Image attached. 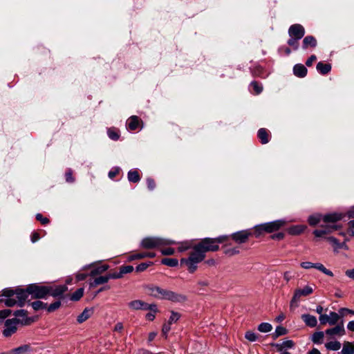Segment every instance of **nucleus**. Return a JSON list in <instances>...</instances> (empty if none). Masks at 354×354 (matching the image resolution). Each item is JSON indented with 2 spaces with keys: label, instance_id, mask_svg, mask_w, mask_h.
Here are the masks:
<instances>
[{
  "label": "nucleus",
  "instance_id": "obj_1",
  "mask_svg": "<svg viewBox=\"0 0 354 354\" xmlns=\"http://www.w3.org/2000/svg\"><path fill=\"white\" fill-rule=\"evenodd\" d=\"M145 290L149 295L158 299H167L174 302H183L187 299L185 295L175 293L159 286L150 285L146 286Z\"/></svg>",
  "mask_w": 354,
  "mask_h": 354
},
{
  "label": "nucleus",
  "instance_id": "obj_2",
  "mask_svg": "<svg viewBox=\"0 0 354 354\" xmlns=\"http://www.w3.org/2000/svg\"><path fill=\"white\" fill-rule=\"evenodd\" d=\"M193 250L189 253V258H183L180 259L181 264H185L190 273L194 272L197 269L196 264L203 261L205 258L201 250L195 244L193 245Z\"/></svg>",
  "mask_w": 354,
  "mask_h": 354
},
{
  "label": "nucleus",
  "instance_id": "obj_3",
  "mask_svg": "<svg viewBox=\"0 0 354 354\" xmlns=\"http://www.w3.org/2000/svg\"><path fill=\"white\" fill-rule=\"evenodd\" d=\"M229 239L228 236H220L217 238H205L201 239L196 245L205 254L208 252H216L219 250V243L227 241Z\"/></svg>",
  "mask_w": 354,
  "mask_h": 354
},
{
  "label": "nucleus",
  "instance_id": "obj_4",
  "mask_svg": "<svg viewBox=\"0 0 354 354\" xmlns=\"http://www.w3.org/2000/svg\"><path fill=\"white\" fill-rule=\"evenodd\" d=\"M286 225L285 220H276L272 222L257 225L254 227V234L256 237L260 236L263 233H272L279 230Z\"/></svg>",
  "mask_w": 354,
  "mask_h": 354
},
{
  "label": "nucleus",
  "instance_id": "obj_5",
  "mask_svg": "<svg viewBox=\"0 0 354 354\" xmlns=\"http://www.w3.org/2000/svg\"><path fill=\"white\" fill-rule=\"evenodd\" d=\"M175 243L174 241L170 239L160 237H146L142 240L140 245L142 248L149 250L162 245H173Z\"/></svg>",
  "mask_w": 354,
  "mask_h": 354
},
{
  "label": "nucleus",
  "instance_id": "obj_6",
  "mask_svg": "<svg viewBox=\"0 0 354 354\" xmlns=\"http://www.w3.org/2000/svg\"><path fill=\"white\" fill-rule=\"evenodd\" d=\"M314 291L312 286H306L303 288H297L294 291L293 296L290 302V308L294 310L297 307V303L300 300L301 297H307L311 295Z\"/></svg>",
  "mask_w": 354,
  "mask_h": 354
},
{
  "label": "nucleus",
  "instance_id": "obj_7",
  "mask_svg": "<svg viewBox=\"0 0 354 354\" xmlns=\"http://www.w3.org/2000/svg\"><path fill=\"white\" fill-rule=\"evenodd\" d=\"M28 291L31 296V299L44 298L49 293L48 286H39L35 283L28 285Z\"/></svg>",
  "mask_w": 354,
  "mask_h": 354
},
{
  "label": "nucleus",
  "instance_id": "obj_8",
  "mask_svg": "<svg viewBox=\"0 0 354 354\" xmlns=\"http://www.w3.org/2000/svg\"><path fill=\"white\" fill-rule=\"evenodd\" d=\"M128 306L130 309L133 310H149L150 311H153L154 313L158 312L157 306L156 304H148L147 303L140 299H136L129 302Z\"/></svg>",
  "mask_w": 354,
  "mask_h": 354
},
{
  "label": "nucleus",
  "instance_id": "obj_9",
  "mask_svg": "<svg viewBox=\"0 0 354 354\" xmlns=\"http://www.w3.org/2000/svg\"><path fill=\"white\" fill-rule=\"evenodd\" d=\"M341 228V225L335 223H324L321 225V229L315 230L313 234L317 237H322L326 234H330Z\"/></svg>",
  "mask_w": 354,
  "mask_h": 354
},
{
  "label": "nucleus",
  "instance_id": "obj_10",
  "mask_svg": "<svg viewBox=\"0 0 354 354\" xmlns=\"http://www.w3.org/2000/svg\"><path fill=\"white\" fill-rule=\"evenodd\" d=\"M20 320L17 318L8 319L5 322V328L3 330V335L9 337L16 333L17 330V324H19Z\"/></svg>",
  "mask_w": 354,
  "mask_h": 354
},
{
  "label": "nucleus",
  "instance_id": "obj_11",
  "mask_svg": "<svg viewBox=\"0 0 354 354\" xmlns=\"http://www.w3.org/2000/svg\"><path fill=\"white\" fill-rule=\"evenodd\" d=\"M251 235L249 230H241L232 234L230 238L236 243L242 244L246 243ZM228 237L230 238V236Z\"/></svg>",
  "mask_w": 354,
  "mask_h": 354
},
{
  "label": "nucleus",
  "instance_id": "obj_12",
  "mask_svg": "<svg viewBox=\"0 0 354 354\" xmlns=\"http://www.w3.org/2000/svg\"><path fill=\"white\" fill-rule=\"evenodd\" d=\"M340 318V316L335 312H330L329 315H321L319 316V322L322 325H325L327 323L330 325H335L338 323V321Z\"/></svg>",
  "mask_w": 354,
  "mask_h": 354
},
{
  "label": "nucleus",
  "instance_id": "obj_13",
  "mask_svg": "<svg viewBox=\"0 0 354 354\" xmlns=\"http://www.w3.org/2000/svg\"><path fill=\"white\" fill-rule=\"evenodd\" d=\"M288 35L290 37H295L300 39L305 35V29L301 24H295L290 26L288 29Z\"/></svg>",
  "mask_w": 354,
  "mask_h": 354
},
{
  "label": "nucleus",
  "instance_id": "obj_14",
  "mask_svg": "<svg viewBox=\"0 0 354 354\" xmlns=\"http://www.w3.org/2000/svg\"><path fill=\"white\" fill-rule=\"evenodd\" d=\"M301 266L304 269H309V268H316L318 270L322 272L325 274L333 277V273L330 270H328L324 267V266L322 263H313L309 261L302 262L301 263Z\"/></svg>",
  "mask_w": 354,
  "mask_h": 354
},
{
  "label": "nucleus",
  "instance_id": "obj_15",
  "mask_svg": "<svg viewBox=\"0 0 354 354\" xmlns=\"http://www.w3.org/2000/svg\"><path fill=\"white\" fill-rule=\"evenodd\" d=\"M15 295L17 298L18 306L23 307L30 295L28 291V286L25 289L17 288Z\"/></svg>",
  "mask_w": 354,
  "mask_h": 354
},
{
  "label": "nucleus",
  "instance_id": "obj_16",
  "mask_svg": "<svg viewBox=\"0 0 354 354\" xmlns=\"http://www.w3.org/2000/svg\"><path fill=\"white\" fill-rule=\"evenodd\" d=\"M325 333L330 337H333L335 336H343L345 334L343 322H341V323L333 328L327 329L325 331Z\"/></svg>",
  "mask_w": 354,
  "mask_h": 354
},
{
  "label": "nucleus",
  "instance_id": "obj_17",
  "mask_svg": "<svg viewBox=\"0 0 354 354\" xmlns=\"http://www.w3.org/2000/svg\"><path fill=\"white\" fill-rule=\"evenodd\" d=\"M326 239L332 245L335 252H338V250L340 249H344V250L348 249V247L346 243V242L347 241L346 239L342 243H340L337 240V239H336L333 236H328V237H326Z\"/></svg>",
  "mask_w": 354,
  "mask_h": 354
},
{
  "label": "nucleus",
  "instance_id": "obj_18",
  "mask_svg": "<svg viewBox=\"0 0 354 354\" xmlns=\"http://www.w3.org/2000/svg\"><path fill=\"white\" fill-rule=\"evenodd\" d=\"M49 289L48 295L54 297H62V295L68 290V287L66 285H60L57 286H48Z\"/></svg>",
  "mask_w": 354,
  "mask_h": 354
},
{
  "label": "nucleus",
  "instance_id": "obj_19",
  "mask_svg": "<svg viewBox=\"0 0 354 354\" xmlns=\"http://www.w3.org/2000/svg\"><path fill=\"white\" fill-rule=\"evenodd\" d=\"M142 121L136 115L131 116L127 120V127L131 131H135L140 127L142 128Z\"/></svg>",
  "mask_w": 354,
  "mask_h": 354
},
{
  "label": "nucleus",
  "instance_id": "obj_20",
  "mask_svg": "<svg viewBox=\"0 0 354 354\" xmlns=\"http://www.w3.org/2000/svg\"><path fill=\"white\" fill-rule=\"evenodd\" d=\"M13 315L17 319L20 320L19 323H21L24 325H28L32 322L30 318L28 317V312L25 310H16Z\"/></svg>",
  "mask_w": 354,
  "mask_h": 354
},
{
  "label": "nucleus",
  "instance_id": "obj_21",
  "mask_svg": "<svg viewBox=\"0 0 354 354\" xmlns=\"http://www.w3.org/2000/svg\"><path fill=\"white\" fill-rule=\"evenodd\" d=\"M343 218V214L341 213L333 212L323 216L322 221L324 223H335Z\"/></svg>",
  "mask_w": 354,
  "mask_h": 354
},
{
  "label": "nucleus",
  "instance_id": "obj_22",
  "mask_svg": "<svg viewBox=\"0 0 354 354\" xmlns=\"http://www.w3.org/2000/svg\"><path fill=\"white\" fill-rule=\"evenodd\" d=\"M94 313L93 308H86L82 313L77 316V321L79 324H82L89 319Z\"/></svg>",
  "mask_w": 354,
  "mask_h": 354
},
{
  "label": "nucleus",
  "instance_id": "obj_23",
  "mask_svg": "<svg viewBox=\"0 0 354 354\" xmlns=\"http://www.w3.org/2000/svg\"><path fill=\"white\" fill-rule=\"evenodd\" d=\"M31 351L30 346L28 344L22 345L18 348H14L6 354H29Z\"/></svg>",
  "mask_w": 354,
  "mask_h": 354
},
{
  "label": "nucleus",
  "instance_id": "obj_24",
  "mask_svg": "<svg viewBox=\"0 0 354 354\" xmlns=\"http://www.w3.org/2000/svg\"><path fill=\"white\" fill-rule=\"evenodd\" d=\"M303 48L307 49L309 47L310 48H315L317 46V40L316 39L311 35L306 36L303 39Z\"/></svg>",
  "mask_w": 354,
  "mask_h": 354
},
{
  "label": "nucleus",
  "instance_id": "obj_25",
  "mask_svg": "<svg viewBox=\"0 0 354 354\" xmlns=\"http://www.w3.org/2000/svg\"><path fill=\"white\" fill-rule=\"evenodd\" d=\"M294 75L299 77H304L307 74V68L304 65L298 64H296L293 68Z\"/></svg>",
  "mask_w": 354,
  "mask_h": 354
},
{
  "label": "nucleus",
  "instance_id": "obj_26",
  "mask_svg": "<svg viewBox=\"0 0 354 354\" xmlns=\"http://www.w3.org/2000/svg\"><path fill=\"white\" fill-rule=\"evenodd\" d=\"M301 319L308 326L313 328L317 326V321L316 317L313 315L304 314L301 315Z\"/></svg>",
  "mask_w": 354,
  "mask_h": 354
},
{
  "label": "nucleus",
  "instance_id": "obj_27",
  "mask_svg": "<svg viewBox=\"0 0 354 354\" xmlns=\"http://www.w3.org/2000/svg\"><path fill=\"white\" fill-rule=\"evenodd\" d=\"M155 256H156V254L154 252H140V253H137V254L131 255L129 257V261H133L136 259H144L146 257L153 258V257H155Z\"/></svg>",
  "mask_w": 354,
  "mask_h": 354
},
{
  "label": "nucleus",
  "instance_id": "obj_28",
  "mask_svg": "<svg viewBox=\"0 0 354 354\" xmlns=\"http://www.w3.org/2000/svg\"><path fill=\"white\" fill-rule=\"evenodd\" d=\"M258 138L262 144H267L269 142V133L267 129L261 128L258 131Z\"/></svg>",
  "mask_w": 354,
  "mask_h": 354
},
{
  "label": "nucleus",
  "instance_id": "obj_29",
  "mask_svg": "<svg viewBox=\"0 0 354 354\" xmlns=\"http://www.w3.org/2000/svg\"><path fill=\"white\" fill-rule=\"evenodd\" d=\"M306 227L305 225H294L289 227L287 231L291 235H299L301 234Z\"/></svg>",
  "mask_w": 354,
  "mask_h": 354
},
{
  "label": "nucleus",
  "instance_id": "obj_30",
  "mask_svg": "<svg viewBox=\"0 0 354 354\" xmlns=\"http://www.w3.org/2000/svg\"><path fill=\"white\" fill-rule=\"evenodd\" d=\"M341 354H354V345L349 342H344Z\"/></svg>",
  "mask_w": 354,
  "mask_h": 354
},
{
  "label": "nucleus",
  "instance_id": "obj_31",
  "mask_svg": "<svg viewBox=\"0 0 354 354\" xmlns=\"http://www.w3.org/2000/svg\"><path fill=\"white\" fill-rule=\"evenodd\" d=\"M317 70L322 74L325 75L329 73L331 70V65L330 64H324L319 62L317 64Z\"/></svg>",
  "mask_w": 354,
  "mask_h": 354
},
{
  "label": "nucleus",
  "instance_id": "obj_32",
  "mask_svg": "<svg viewBox=\"0 0 354 354\" xmlns=\"http://www.w3.org/2000/svg\"><path fill=\"white\" fill-rule=\"evenodd\" d=\"M109 277L108 275L105 276H100L98 277H96L93 282L90 283L91 287H95L100 284L106 283L109 281Z\"/></svg>",
  "mask_w": 354,
  "mask_h": 354
},
{
  "label": "nucleus",
  "instance_id": "obj_33",
  "mask_svg": "<svg viewBox=\"0 0 354 354\" xmlns=\"http://www.w3.org/2000/svg\"><path fill=\"white\" fill-rule=\"evenodd\" d=\"M322 214L311 215L308 217V221L310 225L315 226L322 221Z\"/></svg>",
  "mask_w": 354,
  "mask_h": 354
},
{
  "label": "nucleus",
  "instance_id": "obj_34",
  "mask_svg": "<svg viewBox=\"0 0 354 354\" xmlns=\"http://www.w3.org/2000/svg\"><path fill=\"white\" fill-rule=\"evenodd\" d=\"M128 180L132 183H138L140 180V174L138 171H129L128 172Z\"/></svg>",
  "mask_w": 354,
  "mask_h": 354
},
{
  "label": "nucleus",
  "instance_id": "obj_35",
  "mask_svg": "<svg viewBox=\"0 0 354 354\" xmlns=\"http://www.w3.org/2000/svg\"><path fill=\"white\" fill-rule=\"evenodd\" d=\"M108 268H109L108 265H102V266H98L91 270V276H95L97 274H100L104 272L106 270H107Z\"/></svg>",
  "mask_w": 354,
  "mask_h": 354
},
{
  "label": "nucleus",
  "instance_id": "obj_36",
  "mask_svg": "<svg viewBox=\"0 0 354 354\" xmlns=\"http://www.w3.org/2000/svg\"><path fill=\"white\" fill-rule=\"evenodd\" d=\"M161 263L163 265H165V266H167L169 267H175L178 265V261L176 259L165 258V259H162Z\"/></svg>",
  "mask_w": 354,
  "mask_h": 354
},
{
  "label": "nucleus",
  "instance_id": "obj_37",
  "mask_svg": "<svg viewBox=\"0 0 354 354\" xmlns=\"http://www.w3.org/2000/svg\"><path fill=\"white\" fill-rule=\"evenodd\" d=\"M83 295H84V288H78L76 291H75L71 295L70 299L72 301H78L82 298Z\"/></svg>",
  "mask_w": 354,
  "mask_h": 354
},
{
  "label": "nucleus",
  "instance_id": "obj_38",
  "mask_svg": "<svg viewBox=\"0 0 354 354\" xmlns=\"http://www.w3.org/2000/svg\"><path fill=\"white\" fill-rule=\"evenodd\" d=\"M325 346L328 350L338 351L341 348V343L337 341L330 342L326 344Z\"/></svg>",
  "mask_w": 354,
  "mask_h": 354
},
{
  "label": "nucleus",
  "instance_id": "obj_39",
  "mask_svg": "<svg viewBox=\"0 0 354 354\" xmlns=\"http://www.w3.org/2000/svg\"><path fill=\"white\" fill-rule=\"evenodd\" d=\"M107 133L111 140H118L120 138L119 132L115 128H109L107 131Z\"/></svg>",
  "mask_w": 354,
  "mask_h": 354
},
{
  "label": "nucleus",
  "instance_id": "obj_40",
  "mask_svg": "<svg viewBox=\"0 0 354 354\" xmlns=\"http://www.w3.org/2000/svg\"><path fill=\"white\" fill-rule=\"evenodd\" d=\"M324 336V333L322 331L315 332L312 336V341L314 343H321Z\"/></svg>",
  "mask_w": 354,
  "mask_h": 354
},
{
  "label": "nucleus",
  "instance_id": "obj_41",
  "mask_svg": "<svg viewBox=\"0 0 354 354\" xmlns=\"http://www.w3.org/2000/svg\"><path fill=\"white\" fill-rule=\"evenodd\" d=\"M179 245H179L178 250L180 252H185L190 248H193V245H192V243L189 242V241L181 242L179 243Z\"/></svg>",
  "mask_w": 354,
  "mask_h": 354
},
{
  "label": "nucleus",
  "instance_id": "obj_42",
  "mask_svg": "<svg viewBox=\"0 0 354 354\" xmlns=\"http://www.w3.org/2000/svg\"><path fill=\"white\" fill-rule=\"evenodd\" d=\"M31 306L35 310L40 309H44L47 308V304H45L41 301H36L31 303Z\"/></svg>",
  "mask_w": 354,
  "mask_h": 354
},
{
  "label": "nucleus",
  "instance_id": "obj_43",
  "mask_svg": "<svg viewBox=\"0 0 354 354\" xmlns=\"http://www.w3.org/2000/svg\"><path fill=\"white\" fill-rule=\"evenodd\" d=\"M272 328V327L271 324L268 323H261L258 327L259 330L262 333L270 332L271 331Z\"/></svg>",
  "mask_w": 354,
  "mask_h": 354
},
{
  "label": "nucleus",
  "instance_id": "obj_44",
  "mask_svg": "<svg viewBox=\"0 0 354 354\" xmlns=\"http://www.w3.org/2000/svg\"><path fill=\"white\" fill-rule=\"evenodd\" d=\"M288 333V330L283 326H277L274 334V337L277 338L281 335H286Z\"/></svg>",
  "mask_w": 354,
  "mask_h": 354
},
{
  "label": "nucleus",
  "instance_id": "obj_45",
  "mask_svg": "<svg viewBox=\"0 0 354 354\" xmlns=\"http://www.w3.org/2000/svg\"><path fill=\"white\" fill-rule=\"evenodd\" d=\"M251 86L253 88L254 93L257 95L261 93L263 91V86L256 81L251 82Z\"/></svg>",
  "mask_w": 354,
  "mask_h": 354
},
{
  "label": "nucleus",
  "instance_id": "obj_46",
  "mask_svg": "<svg viewBox=\"0 0 354 354\" xmlns=\"http://www.w3.org/2000/svg\"><path fill=\"white\" fill-rule=\"evenodd\" d=\"M180 315L178 313L171 311V315L167 322H169L171 324L172 323H176L178 322V320L180 319Z\"/></svg>",
  "mask_w": 354,
  "mask_h": 354
},
{
  "label": "nucleus",
  "instance_id": "obj_47",
  "mask_svg": "<svg viewBox=\"0 0 354 354\" xmlns=\"http://www.w3.org/2000/svg\"><path fill=\"white\" fill-rule=\"evenodd\" d=\"M224 253L230 257L239 254V250L237 248H227L225 250Z\"/></svg>",
  "mask_w": 354,
  "mask_h": 354
},
{
  "label": "nucleus",
  "instance_id": "obj_48",
  "mask_svg": "<svg viewBox=\"0 0 354 354\" xmlns=\"http://www.w3.org/2000/svg\"><path fill=\"white\" fill-rule=\"evenodd\" d=\"M17 288L15 289H9L6 288L3 290L2 296L7 297L8 298L12 297L13 295L16 294Z\"/></svg>",
  "mask_w": 354,
  "mask_h": 354
},
{
  "label": "nucleus",
  "instance_id": "obj_49",
  "mask_svg": "<svg viewBox=\"0 0 354 354\" xmlns=\"http://www.w3.org/2000/svg\"><path fill=\"white\" fill-rule=\"evenodd\" d=\"M61 306V301H57L54 303L50 304V306L47 308V310L49 313L53 312L58 309Z\"/></svg>",
  "mask_w": 354,
  "mask_h": 354
},
{
  "label": "nucleus",
  "instance_id": "obj_50",
  "mask_svg": "<svg viewBox=\"0 0 354 354\" xmlns=\"http://www.w3.org/2000/svg\"><path fill=\"white\" fill-rule=\"evenodd\" d=\"M171 324H169V322H167V323L164 324L162 326V334L165 337V339L167 338V333L171 330Z\"/></svg>",
  "mask_w": 354,
  "mask_h": 354
},
{
  "label": "nucleus",
  "instance_id": "obj_51",
  "mask_svg": "<svg viewBox=\"0 0 354 354\" xmlns=\"http://www.w3.org/2000/svg\"><path fill=\"white\" fill-rule=\"evenodd\" d=\"M133 270V267L132 266H121L120 268V271L123 276L124 274L130 273Z\"/></svg>",
  "mask_w": 354,
  "mask_h": 354
},
{
  "label": "nucleus",
  "instance_id": "obj_52",
  "mask_svg": "<svg viewBox=\"0 0 354 354\" xmlns=\"http://www.w3.org/2000/svg\"><path fill=\"white\" fill-rule=\"evenodd\" d=\"M4 303H5V305L8 307H12V306H14L15 305H17L18 306V301L17 300L13 299V298H8L6 299H5L4 301Z\"/></svg>",
  "mask_w": 354,
  "mask_h": 354
},
{
  "label": "nucleus",
  "instance_id": "obj_53",
  "mask_svg": "<svg viewBox=\"0 0 354 354\" xmlns=\"http://www.w3.org/2000/svg\"><path fill=\"white\" fill-rule=\"evenodd\" d=\"M299 39H296L295 37H290V39L288 41V44L290 46H292L295 50L298 49L299 44H298Z\"/></svg>",
  "mask_w": 354,
  "mask_h": 354
},
{
  "label": "nucleus",
  "instance_id": "obj_54",
  "mask_svg": "<svg viewBox=\"0 0 354 354\" xmlns=\"http://www.w3.org/2000/svg\"><path fill=\"white\" fill-rule=\"evenodd\" d=\"M245 337L250 342H254L257 338L256 334L250 330L245 333Z\"/></svg>",
  "mask_w": 354,
  "mask_h": 354
},
{
  "label": "nucleus",
  "instance_id": "obj_55",
  "mask_svg": "<svg viewBox=\"0 0 354 354\" xmlns=\"http://www.w3.org/2000/svg\"><path fill=\"white\" fill-rule=\"evenodd\" d=\"M36 219L38 221H40L41 224L46 225L49 223L50 221L48 218L44 217L41 214H36Z\"/></svg>",
  "mask_w": 354,
  "mask_h": 354
},
{
  "label": "nucleus",
  "instance_id": "obj_56",
  "mask_svg": "<svg viewBox=\"0 0 354 354\" xmlns=\"http://www.w3.org/2000/svg\"><path fill=\"white\" fill-rule=\"evenodd\" d=\"M152 264L151 262H149V263H142L140 264H139L137 267H136V271L137 272H142L144 270H145L149 266H151Z\"/></svg>",
  "mask_w": 354,
  "mask_h": 354
},
{
  "label": "nucleus",
  "instance_id": "obj_57",
  "mask_svg": "<svg viewBox=\"0 0 354 354\" xmlns=\"http://www.w3.org/2000/svg\"><path fill=\"white\" fill-rule=\"evenodd\" d=\"M197 285L199 286L201 290H203L206 287L209 286V281L207 279H201L198 281Z\"/></svg>",
  "mask_w": 354,
  "mask_h": 354
},
{
  "label": "nucleus",
  "instance_id": "obj_58",
  "mask_svg": "<svg viewBox=\"0 0 354 354\" xmlns=\"http://www.w3.org/2000/svg\"><path fill=\"white\" fill-rule=\"evenodd\" d=\"M65 176L66 182L72 183L75 181V178L73 176V171L71 169H68L66 172Z\"/></svg>",
  "mask_w": 354,
  "mask_h": 354
},
{
  "label": "nucleus",
  "instance_id": "obj_59",
  "mask_svg": "<svg viewBox=\"0 0 354 354\" xmlns=\"http://www.w3.org/2000/svg\"><path fill=\"white\" fill-rule=\"evenodd\" d=\"M147 184L149 190H153L156 186L155 180L151 178L147 179Z\"/></svg>",
  "mask_w": 354,
  "mask_h": 354
},
{
  "label": "nucleus",
  "instance_id": "obj_60",
  "mask_svg": "<svg viewBox=\"0 0 354 354\" xmlns=\"http://www.w3.org/2000/svg\"><path fill=\"white\" fill-rule=\"evenodd\" d=\"M12 311L10 309H5L0 310V319H5L8 317Z\"/></svg>",
  "mask_w": 354,
  "mask_h": 354
},
{
  "label": "nucleus",
  "instance_id": "obj_61",
  "mask_svg": "<svg viewBox=\"0 0 354 354\" xmlns=\"http://www.w3.org/2000/svg\"><path fill=\"white\" fill-rule=\"evenodd\" d=\"M161 253L163 255H171L174 253V249L171 248H167L165 249L161 250Z\"/></svg>",
  "mask_w": 354,
  "mask_h": 354
},
{
  "label": "nucleus",
  "instance_id": "obj_62",
  "mask_svg": "<svg viewBox=\"0 0 354 354\" xmlns=\"http://www.w3.org/2000/svg\"><path fill=\"white\" fill-rule=\"evenodd\" d=\"M107 275H108L109 279H120L122 277V275L120 271L119 272L109 273Z\"/></svg>",
  "mask_w": 354,
  "mask_h": 354
},
{
  "label": "nucleus",
  "instance_id": "obj_63",
  "mask_svg": "<svg viewBox=\"0 0 354 354\" xmlns=\"http://www.w3.org/2000/svg\"><path fill=\"white\" fill-rule=\"evenodd\" d=\"M348 233L354 236V220L348 222Z\"/></svg>",
  "mask_w": 354,
  "mask_h": 354
},
{
  "label": "nucleus",
  "instance_id": "obj_64",
  "mask_svg": "<svg viewBox=\"0 0 354 354\" xmlns=\"http://www.w3.org/2000/svg\"><path fill=\"white\" fill-rule=\"evenodd\" d=\"M345 274L350 279L354 280V268L351 270H347L345 272Z\"/></svg>",
  "mask_w": 354,
  "mask_h": 354
}]
</instances>
